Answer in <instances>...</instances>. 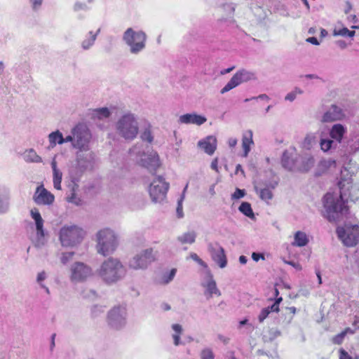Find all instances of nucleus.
I'll use <instances>...</instances> for the list:
<instances>
[{"mask_svg":"<svg viewBox=\"0 0 359 359\" xmlns=\"http://www.w3.org/2000/svg\"><path fill=\"white\" fill-rule=\"evenodd\" d=\"M33 200L37 205H50L53 203L55 196L45 189L43 185H40L36 187L33 196Z\"/></svg>","mask_w":359,"mask_h":359,"instance_id":"19","label":"nucleus"},{"mask_svg":"<svg viewBox=\"0 0 359 359\" xmlns=\"http://www.w3.org/2000/svg\"><path fill=\"white\" fill-rule=\"evenodd\" d=\"M198 147L208 155H212L217 149V139L213 135H209L198 142Z\"/></svg>","mask_w":359,"mask_h":359,"instance_id":"22","label":"nucleus"},{"mask_svg":"<svg viewBox=\"0 0 359 359\" xmlns=\"http://www.w3.org/2000/svg\"><path fill=\"white\" fill-rule=\"evenodd\" d=\"M346 133V127L341 123H335L330 129L329 135L337 144H340Z\"/></svg>","mask_w":359,"mask_h":359,"instance_id":"24","label":"nucleus"},{"mask_svg":"<svg viewBox=\"0 0 359 359\" xmlns=\"http://www.w3.org/2000/svg\"><path fill=\"white\" fill-rule=\"evenodd\" d=\"M115 129L121 137L128 141L133 140L139 133L137 116L131 112L123 114L116 122Z\"/></svg>","mask_w":359,"mask_h":359,"instance_id":"3","label":"nucleus"},{"mask_svg":"<svg viewBox=\"0 0 359 359\" xmlns=\"http://www.w3.org/2000/svg\"><path fill=\"white\" fill-rule=\"evenodd\" d=\"M85 235L84 231L76 225H67L60 230L59 238L64 247H74L79 244Z\"/></svg>","mask_w":359,"mask_h":359,"instance_id":"7","label":"nucleus"},{"mask_svg":"<svg viewBox=\"0 0 359 359\" xmlns=\"http://www.w3.org/2000/svg\"><path fill=\"white\" fill-rule=\"evenodd\" d=\"M252 258L255 262H258L260 259H264V256L261 253L253 252L252 255Z\"/></svg>","mask_w":359,"mask_h":359,"instance_id":"57","label":"nucleus"},{"mask_svg":"<svg viewBox=\"0 0 359 359\" xmlns=\"http://www.w3.org/2000/svg\"><path fill=\"white\" fill-rule=\"evenodd\" d=\"M93 274V269L82 262H75L69 268V280L73 283H83Z\"/></svg>","mask_w":359,"mask_h":359,"instance_id":"11","label":"nucleus"},{"mask_svg":"<svg viewBox=\"0 0 359 359\" xmlns=\"http://www.w3.org/2000/svg\"><path fill=\"white\" fill-rule=\"evenodd\" d=\"M169 188L167 183L161 176L156 177L151 183L149 187V195L154 203H161L166 197Z\"/></svg>","mask_w":359,"mask_h":359,"instance_id":"13","label":"nucleus"},{"mask_svg":"<svg viewBox=\"0 0 359 359\" xmlns=\"http://www.w3.org/2000/svg\"><path fill=\"white\" fill-rule=\"evenodd\" d=\"M156 255L153 248H149L135 253L128 262L129 269L138 271L145 270L155 261Z\"/></svg>","mask_w":359,"mask_h":359,"instance_id":"8","label":"nucleus"},{"mask_svg":"<svg viewBox=\"0 0 359 359\" xmlns=\"http://www.w3.org/2000/svg\"><path fill=\"white\" fill-rule=\"evenodd\" d=\"M338 144H339L332 138H322L320 142V148L324 152H327L332 149H336Z\"/></svg>","mask_w":359,"mask_h":359,"instance_id":"34","label":"nucleus"},{"mask_svg":"<svg viewBox=\"0 0 359 359\" xmlns=\"http://www.w3.org/2000/svg\"><path fill=\"white\" fill-rule=\"evenodd\" d=\"M97 273L102 281L111 285L125 277L126 269L118 259L109 257L101 264Z\"/></svg>","mask_w":359,"mask_h":359,"instance_id":"2","label":"nucleus"},{"mask_svg":"<svg viewBox=\"0 0 359 359\" xmlns=\"http://www.w3.org/2000/svg\"><path fill=\"white\" fill-rule=\"evenodd\" d=\"M222 8L224 11L226 13L227 17H222L220 18V21L222 22H226L228 25H233L235 23V20L233 18V15L236 9V6L232 3H226L222 5Z\"/></svg>","mask_w":359,"mask_h":359,"instance_id":"28","label":"nucleus"},{"mask_svg":"<svg viewBox=\"0 0 359 359\" xmlns=\"http://www.w3.org/2000/svg\"><path fill=\"white\" fill-rule=\"evenodd\" d=\"M253 144L252 131L248 130L243 134L242 139V147L243 149V156L246 157L250 151V145Z\"/></svg>","mask_w":359,"mask_h":359,"instance_id":"29","label":"nucleus"},{"mask_svg":"<svg viewBox=\"0 0 359 359\" xmlns=\"http://www.w3.org/2000/svg\"><path fill=\"white\" fill-rule=\"evenodd\" d=\"M339 353V359H352L348 353L344 349H340Z\"/></svg>","mask_w":359,"mask_h":359,"instance_id":"56","label":"nucleus"},{"mask_svg":"<svg viewBox=\"0 0 359 359\" xmlns=\"http://www.w3.org/2000/svg\"><path fill=\"white\" fill-rule=\"evenodd\" d=\"M62 173L59 170L53 172V186L57 189H61V182H62Z\"/></svg>","mask_w":359,"mask_h":359,"instance_id":"41","label":"nucleus"},{"mask_svg":"<svg viewBox=\"0 0 359 359\" xmlns=\"http://www.w3.org/2000/svg\"><path fill=\"white\" fill-rule=\"evenodd\" d=\"M210 167L212 170L216 172H219L218 170V158H215L211 163Z\"/></svg>","mask_w":359,"mask_h":359,"instance_id":"62","label":"nucleus"},{"mask_svg":"<svg viewBox=\"0 0 359 359\" xmlns=\"http://www.w3.org/2000/svg\"><path fill=\"white\" fill-rule=\"evenodd\" d=\"M345 117V114L339 107L332 104L325 111L322 117L321 121L324 123L341 121Z\"/></svg>","mask_w":359,"mask_h":359,"instance_id":"21","label":"nucleus"},{"mask_svg":"<svg viewBox=\"0 0 359 359\" xmlns=\"http://www.w3.org/2000/svg\"><path fill=\"white\" fill-rule=\"evenodd\" d=\"M339 188L340 190L339 196L332 193H327L323 198V206L325 208L324 216L330 222H336L340 217L346 215L348 212V208L345 205L348 198L353 201L351 193L348 192L349 187L346 189L344 181L339 182Z\"/></svg>","mask_w":359,"mask_h":359,"instance_id":"1","label":"nucleus"},{"mask_svg":"<svg viewBox=\"0 0 359 359\" xmlns=\"http://www.w3.org/2000/svg\"><path fill=\"white\" fill-rule=\"evenodd\" d=\"M97 252L103 255L108 256L113 254L118 246V236L111 229L104 228L95 234Z\"/></svg>","mask_w":359,"mask_h":359,"instance_id":"4","label":"nucleus"},{"mask_svg":"<svg viewBox=\"0 0 359 359\" xmlns=\"http://www.w3.org/2000/svg\"><path fill=\"white\" fill-rule=\"evenodd\" d=\"M285 262L289 265H291L292 266L295 268L297 270H299V271L302 270V266L299 263H297V262H294L292 261H285Z\"/></svg>","mask_w":359,"mask_h":359,"instance_id":"59","label":"nucleus"},{"mask_svg":"<svg viewBox=\"0 0 359 359\" xmlns=\"http://www.w3.org/2000/svg\"><path fill=\"white\" fill-rule=\"evenodd\" d=\"M278 184V181L275 180L269 182H260L255 185L254 189L257 194L259 195V198L267 204H269L270 201L273 198V191L276 188Z\"/></svg>","mask_w":359,"mask_h":359,"instance_id":"17","label":"nucleus"},{"mask_svg":"<svg viewBox=\"0 0 359 359\" xmlns=\"http://www.w3.org/2000/svg\"><path fill=\"white\" fill-rule=\"evenodd\" d=\"M23 159L27 163H41L42 158L39 156L34 149H29L25 151L22 154Z\"/></svg>","mask_w":359,"mask_h":359,"instance_id":"31","label":"nucleus"},{"mask_svg":"<svg viewBox=\"0 0 359 359\" xmlns=\"http://www.w3.org/2000/svg\"><path fill=\"white\" fill-rule=\"evenodd\" d=\"M346 334V331H343L333 337L332 341L335 344H340Z\"/></svg>","mask_w":359,"mask_h":359,"instance_id":"50","label":"nucleus"},{"mask_svg":"<svg viewBox=\"0 0 359 359\" xmlns=\"http://www.w3.org/2000/svg\"><path fill=\"white\" fill-rule=\"evenodd\" d=\"M270 335H271V339H273L276 337L280 335L281 332L277 329H271L269 331Z\"/></svg>","mask_w":359,"mask_h":359,"instance_id":"55","label":"nucleus"},{"mask_svg":"<svg viewBox=\"0 0 359 359\" xmlns=\"http://www.w3.org/2000/svg\"><path fill=\"white\" fill-rule=\"evenodd\" d=\"M48 139L51 147H53L56 144H62L64 143L62 134L57 130L49 134Z\"/></svg>","mask_w":359,"mask_h":359,"instance_id":"35","label":"nucleus"},{"mask_svg":"<svg viewBox=\"0 0 359 359\" xmlns=\"http://www.w3.org/2000/svg\"><path fill=\"white\" fill-rule=\"evenodd\" d=\"M111 112L107 107L97 108L93 110V116L98 119H104L110 116Z\"/></svg>","mask_w":359,"mask_h":359,"instance_id":"36","label":"nucleus"},{"mask_svg":"<svg viewBox=\"0 0 359 359\" xmlns=\"http://www.w3.org/2000/svg\"><path fill=\"white\" fill-rule=\"evenodd\" d=\"M298 158L299 155L297 154L285 151L282 156V165L289 170L295 171L297 169Z\"/></svg>","mask_w":359,"mask_h":359,"instance_id":"23","label":"nucleus"},{"mask_svg":"<svg viewBox=\"0 0 359 359\" xmlns=\"http://www.w3.org/2000/svg\"><path fill=\"white\" fill-rule=\"evenodd\" d=\"M315 160L312 156H299L297 171L306 172L310 170L314 165Z\"/></svg>","mask_w":359,"mask_h":359,"instance_id":"27","label":"nucleus"},{"mask_svg":"<svg viewBox=\"0 0 359 359\" xmlns=\"http://www.w3.org/2000/svg\"><path fill=\"white\" fill-rule=\"evenodd\" d=\"M208 252L212 260L222 269L226 266L227 259L224 249L217 243L208 245Z\"/></svg>","mask_w":359,"mask_h":359,"instance_id":"18","label":"nucleus"},{"mask_svg":"<svg viewBox=\"0 0 359 359\" xmlns=\"http://www.w3.org/2000/svg\"><path fill=\"white\" fill-rule=\"evenodd\" d=\"M147 34L142 30L135 31L133 28H128L123 34V40L129 46L130 52L137 55L146 47Z\"/></svg>","mask_w":359,"mask_h":359,"instance_id":"6","label":"nucleus"},{"mask_svg":"<svg viewBox=\"0 0 359 359\" xmlns=\"http://www.w3.org/2000/svg\"><path fill=\"white\" fill-rule=\"evenodd\" d=\"M131 157L142 167L145 168L150 173L155 174L161 166L158 154L151 150L147 153L142 149V145H135L129 151Z\"/></svg>","mask_w":359,"mask_h":359,"instance_id":"5","label":"nucleus"},{"mask_svg":"<svg viewBox=\"0 0 359 359\" xmlns=\"http://www.w3.org/2000/svg\"><path fill=\"white\" fill-rule=\"evenodd\" d=\"M240 212H241L245 216L250 218H254L255 215L251 208V205L248 202H243L238 208Z\"/></svg>","mask_w":359,"mask_h":359,"instance_id":"38","label":"nucleus"},{"mask_svg":"<svg viewBox=\"0 0 359 359\" xmlns=\"http://www.w3.org/2000/svg\"><path fill=\"white\" fill-rule=\"evenodd\" d=\"M172 328L175 332L172 334L173 343L175 346H179L182 344L180 341V334L182 332V327L180 324H173Z\"/></svg>","mask_w":359,"mask_h":359,"instance_id":"37","label":"nucleus"},{"mask_svg":"<svg viewBox=\"0 0 359 359\" xmlns=\"http://www.w3.org/2000/svg\"><path fill=\"white\" fill-rule=\"evenodd\" d=\"M10 195L8 190L0 185V214L7 212L10 207Z\"/></svg>","mask_w":359,"mask_h":359,"instance_id":"26","label":"nucleus"},{"mask_svg":"<svg viewBox=\"0 0 359 359\" xmlns=\"http://www.w3.org/2000/svg\"><path fill=\"white\" fill-rule=\"evenodd\" d=\"M141 139L143 141L148 142L149 143H151L153 142L154 137L151 134L150 128H147L144 130V131L141 134Z\"/></svg>","mask_w":359,"mask_h":359,"instance_id":"43","label":"nucleus"},{"mask_svg":"<svg viewBox=\"0 0 359 359\" xmlns=\"http://www.w3.org/2000/svg\"><path fill=\"white\" fill-rule=\"evenodd\" d=\"M46 278V273L44 271H41L40 272L38 276H37V278H36V280L39 283H40V285L41 284V283Z\"/></svg>","mask_w":359,"mask_h":359,"instance_id":"60","label":"nucleus"},{"mask_svg":"<svg viewBox=\"0 0 359 359\" xmlns=\"http://www.w3.org/2000/svg\"><path fill=\"white\" fill-rule=\"evenodd\" d=\"M64 143L71 142L74 147V134L72 133V135L67 136L65 138L63 137Z\"/></svg>","mask_w":359,"mask_h":359,"instance_id":"61","label":"nucleus"},{"mask_svg":"<svg viewBox=\"0 0 359 359\" xmlns=\"http://www.w3.org/2000/svg\"><path fill=\"white\" fill-rule=\"evenodd\" d=\"M202 286L205 287L204 295L207 299H210L215 294L217 297L221 295L219 290L217 287L215 280L210 271H207V280L202 283Z\"/></svg>","mask_w":359,"mask_h":359,"instance_id":"20","label":"nucleus"},{"mask_svg":"<svg viewBox=\"0 0 359 359\" xmlns=\"http://www.w3.org/2000/svg\"><path fill=\"white\" fill-rule=\"evenodd\" d=\"M34 12H37L42 6L44 0H28Z\"/></svg>","mask_w":359,"mask_h":359,"instance_id":"47","label":"nucleus"},{"mask_svg":"<svg viewBox=\"0 0 359 359\" xmlns=\"http://www.w3.org/2000/svg\"><path fill=\"white\" fill-rule=\"evenodd\" d=\"M306 41L309 42V43H311L313 45H319V41H318V39L316 38V37H309L306 39Z\"/></svg>","mask_w":359,"mask_h":359,"instance_id":"64","label":"nucleus"},{"mask_svg":"<svg viewBox=\"0 0 359 359\" xmlns=\"http://www.w3.org/2000/svg\"><path fill=\"white\" fill-rule=\"evenodd\" d=\"M100 32V29H98L95 33H93L92 31L89 32V37L82 41L81 48L85 50L90 49L94 45L97 36Z\"/></svg>","mask_w":359,"mask_h":359,"instance_id":"32","label":"nucleus"},{"mask_svg":"<svg viewBox=\"0 0 359 359\" xmlns=\"http://www.w3.org/2000/svg\"><path fill=\"white\" fill-rule=\"evenodd\" d=\"M275 312L273 310L271 309V306H268L266 308H264L259 315L258 316V320L259 323H262L269 315L270 313Z\"/></svg>","mask_w":359,"mask_h":359,"instance_id":"46","label":"nucleus"},{"mask_svg":"<svg viewBox=\"0 0 359 359\" xmlns=\"http://www.w3.org/2000/svg\"><path fill=\"white\" fill-rule=\"evenodd\" d=\"M74 134V147L79 151L88 150L91 134L89 130L84 126H76L72 130Z\"/></svg>","mask_w":359,"mask_h":359,"instance_id":"15","label":"nucleus"},{"mask_svg":"<svg viewBox=\"0 0 359 359\" xmlns=\"http://www.w3.org/2000/svg\"><path fill=\"white\" fill-rule=\"evenodd\" d=\"M95 163V154L88 150L79 151L76 153V163L71 170L75 172L76 177H80L84 172L93 169Z\"/></svg>","mask_w":359,"mask_h":359,"instance_id":"9","label":"nucleus"},{"mask_svg":"<svg viewBox=\"0 0 359 359\" xmlns=\"http://www.w3.org/2000/svg\"><path fill=\"white\" fill-rule=\"evenodd\" d=\"M336 44L341 48L344 49L347 47V43L343 40H339L336 41Z\"/></svg>","mask_w":359,"mask_h":359,"instance_id":"63","label":"nucleus"},{"mask_svg":"<svg viewBox=\"0 0 359 359\" xmlns=\"http://www.w3.org/2000/svg\"><path fill=\"white\" fill-rule=\"evenodd\" d=\"M196 233L194 231H187L177 236V240L181 244H192L195 242Z\"/></svg>","mask_w":359,"mask_h":359,"instance_id":"33","label":"nucleus"},{"mask_svg":"<svg viewBox=\"0 0 359 359\" xmlns=\"http://www.w3.org/2000/svg\"><path fill=\"white\" fill-rule=\"evenodd\" d=\"M68 201L76 205H79L80 199L76 198L75 194H72V196L69 198Z\"/></svg>","mask_w":359,"mask_h":359,"instance_id":"58","label":"nucleus"},{"mask_svg":"<svg viewBox=\"0 0 359 359\" xmlns=\"http://www.w3.org/2000/svg\"><path fill=\"white\" fill-rule=\"evenodd\" d=\"M188 187V184H187L182 191V194L180 196V198L177 201V207L176 209V213L178 218H182L184 217V212H183V207L182 203L185 198V192L187 191V189Z\"/></svg>","mask_w":359,"mask_h":359,"instance_id":"39","label":"nucleus"},{"mask_svg":"<svg viewBox=\"0 0 359 359\" xmlns=\"http://www.w3.org/2000/svg\"><path fill=\"white\" fill-rule=\"evenodd\" d=\"M126 322L127 311L125 306H115L108 311L107 323L111 329L121 330L126 326Z\"/></svg>","mask_w":359,"mask_h":359,"instance_id":"10","label":"nucleus"},{"mask_svg":"<svg viewBox=\"0 0 359 359\" xmlns=\"http://www.w3.org/2000/svg\"><path fill=\"white\" fill-rule=\"evenodd\" d=\"M190 258L197 262L200 266H203V268H208L207 264L203 261L198 255L197 254L194 252H191L190 254Z\"/></svg>","mask_w":359,"mask_h":359,"instance_id":"49","label":"nucleus"},{"mask_svg":"<svg viewBox=\"0 0 359 359\" xmlns=\"http://www.w3.org/2000/svg\"><path fill=\"white\" fill-rule=\"evenodd\" d=\"M176 272V269H172L170 271L164 273L161 277V283L165 285L169 283L173 280Z\"/></svg>","mask_w":359,"mask_h":359,"instance_id":"40","label":"nucleus"},{"mask_svg":"<svg viewBox=\"0 0 359 359\" xmlns=\"http://www.w3.org/2000/svg\"><path fill=\"white\" fill-rule=\"evenodd\" d=\"M74 9L75 11H79L80 10H87L88 6L85 3L76 2L74 6Z\"/></svg>","mask_w":359,"mask_h":359,"instance_id":"52","label":"nucleus"},{"mask_svg":"<svg viewBox=\"0 0 359 359\" xmlns=\"http://www.w3.org/2000/svg\"><path fill=\"white\" fill-rule=\"evenodd\" d=\"M309 238L306 233L298 231L294 233V241L292 243L293 246L304 247L309 243Z\"/></svg>","mask_w":359,"mask_h":359,"instance_id":"30","label":"nucleus"},{"mask_svg":"<svg viewBox=\"0 0 359 359\" xmlns=\"http://www.w3.org/2000/svg\"><path fill=\"white\" fill-rule=\"evenodd\" d=\"M201 359H214L215 355L210 348H203L200 353Z\"/></svg>","mask_w":359,"mask_h":359,"instance_id":"45","label":"nucleus"},{"mask_svg":"<svg viewBox=\"0 0 359 359\" xmlns=\"http://www.w3.org/2000/svg\"><path fill=\"white\" fill-rule=\"evenodd\" d=\"M32 218L35 222L36 226V238L34 242V246L38 248H41L46 243V232L43 229L44 220L41 216L39 210L36 208H32L30 211Z\"/></svg>","mask_w":359,"mask_h":359,"instance_id":"16","label":"nucleus"},{"mask_svg":"<svg viewBox=\"0 0 359 359\" xmlns=\"http://www.w3.org/2000/svg\"><path fill=\"white\" fill-rule=\"evenodd\" d=\"M282 300V297L277 298L275 302L271 306V309L273 310L275 312H278L279 311V304Z\"/></svg>","mask_w":359,"mask_h":359,"instance_id":"54","label":"nucleus"},{"mask_svg":"<svg viewBox=\"0 0 359 359\" xmlns=\"http://www.w3.org/2000/svg\"><path fill=\"white\" fill-rule=\"evenodd\" d=\"M245 195V191L244 189H240L238 188L236 189L234 193L231 195L232 199H240L243 198Z\"/></svg>","mask_w":359,"mask_h":359,"instance_id":"51","label":"nucleus"},{"mask_svg":"<svg viewBox=\"0 0 359 359\" xmlns=\"http://www.w3.org/2000/svg\"><path fill=\"white\" fill-rule=\"evenodd\" d=\"M303 93V90H301L299 88L296 87L293 91L287 93L286 96L285 97V100L287 101L292 102L295 100L297 95H301Z\"/></svg>","mask_w":359,"mask_h":359,"instance_id":"42","label":"nucleus"},{"mask_svg":"<svg viewBox=\"0 0 359 359\" xmlns=\"http://www.w3.org/2000/svg\"><path fill=\"white\" fill-rule=\"evenodd\" d=\"M337 233L346 246L353 247L358 242L359 225L346 224L344 227H338Z\"/></svg>","mask_w":359,"mask_h":359,"instance_id":"12","label":"nucleus"},{"mask_svg":"<svg viewBox=\"0 0 359 359\" xmlns=\"http://www.w3.org/2000/svg\"><path fill=\"white\" fill-rule=\"evenodd\" d=\"M355 31H350L346 27L342 28L338 31H334V36H348L350 37H353L355 35Z\"/></svg>","mask_w":359,"mask_h":359,"instance_id":"44","label":"nucleus"},{"mask_svg":"<svg viewBox=\"0 0 359 359\" xmlns=\"http://www.w3.org/2000/svg\"><path fill=\"white\" fill-rule=\"evenodd\" d=\"M286 311H289L290 312V316L288 317V318L287 319V324L290 323L293 318V316L294 315V313H296V308L295 307H288V308H286Z\"/></svg>","mask_w":359,"mask_h":359,"instance_id":"53","label":"nucleus"},{"mask_svg":"<svg viewBox=\"0 0 359 359\" xmlns=\"http://www.w3.org/2000/svg\"><path fill=\"white\" fill-rule=\"evenodd\" d=\"M207 121V118L196 114H186L179 118V122L184 124H196L201 126Z\"/></svg>","mask_w":359,"mask_h":359,"instance_id":"25","label":"nucleus"},{"mask_svg":"<svg viewBox=\"0 0 359 359\" xmlns=\"http://www.w3.org/2000/svg\"><path fill=\"white\" fill-rule=\"evenodd\" d=\"M255 79L256 76L255 73L245 69H242L238 71L231 77L230 81L224 86L223 88H222L220 93L221 94H224L243 83Z\"/></svg>","mask_w":359,"mask_h":359,"instance_id":"14","label":"nucleus"},{"mask_svg":"<svg viewBox=\"0 0 359 359\" xmlns=\"http://www.w3.org/2000/svg\"><path fill=\"white\" fill-rule=\"evenodd\" d=\"M74 255V252H62L60 257V261L62 264L65 265L72 260Z\"/></svg>","mask_w":359,"mask_h":359,"instance_id":"48","label":"nucleus"}]
</instances>
